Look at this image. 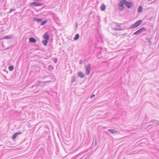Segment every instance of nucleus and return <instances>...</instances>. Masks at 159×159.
Returning <instances> with one entry per match:
<instances>
[{
    "label": "nucleus",
    "mask_w": 159,
    "mask_h": 159,
    "mask_svg": "<svg viewBox=\"0 0 159 159\" xmlns=\"http://www.w3.org/2000/svg\"><path fill=\"white\" fill-rule=\"evenodd\" d=\"M49 37V36L48 35L47 33H46L44 35L43 38L45 40H48Z\"/></svg>",
    "instance_id": "obj_7"
},
{
    "label": "nucleus",
    "mask_w": 159,
    "mask_h": 159,
    "mask_svg": "<svg viewBox=\"0 0 159 159\" xmlns=\"http://www.w3.org/2000/svg\"><path fill=\"white\" fill-rule=\"evenodd\" d=\"M109 131L111 132L112 134L115 133H117V131L113 130V129H109Z\"/></svg>",
    "instance_id": "obj_15"
},
{
    "label": "nucleus",
    "mask_w": 159,
    "mask_h": 159,
    "mask_svg": "<svg viewBox=\"0 0 159 159\" xmlns=\"http://www.w3.org/2000/svg\"><path fill=\"white\" fill-rule=\"evenodd\" d=\"M47 20H45L42 22V23H41V25H44L47 23Z\"/></svg>",
    "instance_id": "obj_17"
},
{
    "label": "nucleus",
    "mask_w": 159,
    "mask_h": 159,
    "mask_svg": "<svg viewBox=\"0 0 159 159\" xmlns=\"http://www.w3.org/2000/svg\"><path fill=\"white\" fill-rule=\"evenodd\" d=\"M21 134V132H17V133H15L14 134V135L12 137V139L13 140H14L16 139V137L17 135H18V134Z\"/></svg>",
    "instance_id": "obj_8"
},
{
    "label": "nucleus",
    "mask_w": 159,
    "mask_h": 159,
    "mask_svg": "<svg viewBox=\"0 0 159 159\" xmlns=\"http://www.w3.org/2000/svg\"><path fill=\"white\" fill-rule=\"evenodd\" d=\"M95 96L94 95H93L92 97H91V98H93V97H94Z\"/></svg>",
    "instance_id": "obj_19"
},
{
    "label": "nucleus",
    "mask_w": 159,
    "mask_h": 159,
    "mask_svg": "<svg viewBox=\"0 0 159 159\" xmlns=\"http://www.w3.org/2000/svg\"><path fill=\"white\" fill-rule=\"evenodd\" d=\"M142 22V21L141 20L137 21L131 26V28H134L138 27L141 23Z\"/></svg>",
    "instance_id": "obj_2"
},
{
    "label": "nucleus",
    "mask_w": 159,
    "mask_h": 159,
    "mask_svg": "<svg viewBox=\"0 0 159 159\" xmlns=\"http://www.w3.org/2000/svg\"><path fill=\"white\" fill-rule=\"evenodd\" d=\"M29 42L30 43H35L36 42V40L33 37L30 38L29 39Z\"/></svg>",
    "instance_id": "obj_9"
},
{
    "label": "nucleus",
    "mask_w": 159,
    "mask_h": 159,
    "mask_svg": "<svg viewBox=\"0 0 159 159\" xmlns=\"http://www.w3.org/2000/svg\"><path fill=\"white\" fill-rule=\"evenodd\" d=\"M42 4L41 3L34 2L30 3V5L32 6L38 7L41 6Z\"/></svg>",
    "instance_id": "obj_4"
},
{
    "label": "nucleus",
    "mask_w": 159,
    "mask_h": 159,
    "mask_svg": "<svg viewBox=\"0 0 159 159\" xmlns=\"http://www.w3.org/2000/svg\"><path fill=\"white\" fill-rule=\"evenodd\" d=\"M48 41V40H45L42 41V43L44 45L46 46L47 44Z\"/></svg>",
    "instance_id": "obj_12"
},
{
    "label": "nucleus",
    "mask_w": 159,
    "mask_h": 159,
    "mask_svg": "<svg viewBox=\"0 0 159 159\" xmlns=\"http://www.w3.org/2000/svg\"><path fill=\"white\" fill-rule=\"evenodd\" d=\"M14 69V67L13 66H10L9 67V70L12 71Z\"/></svg>",
    "instance_id": "obj_16"
},
{
    "label": "nucleus",
    "mask_w": 159,
    "mask_h": 159,
    "mask_svg": "<svg viewBox=\"0 0 159 159\" xmlns=\"http://www.w3.org/2000/svg\"><path fill=\"white\" fill-rule=\"evenodd\" d=\"M91 69V66L90 65H88L86 67V69L87 71V75H89Z\"/></svg>",
    "instance_id": "obj_6"
},
{
    "label": "nucleus",
    "mask_w": 159,
    "mask_h": 159,
    "mask_svg": "<svg viewBox=\"0 0 159 159\" xmlns=\"http://www.w3.org/2000/svg\"><path fill=\"white\" fill-rule=\"evenodd\" d=\"M146 30V29L144 27H143V28L140 29H139L137 31H136L135 32H134V34H138L139 33H140L143 31H145Z\"/></svg>",
    "instance_id": "obj_3"
},
{
    "label": "nucleus",
    "mask_w": 159,
    "mask_h": 159,
    "mask_svg": "<svg viewBox=\"0 0 159 159\" xmlns=\"http://www.w3.org/2000/svg\"><path fill=\"white\" fill-rule=\"evenodd\" d=\"M106 8V6H105L104 5L102 4L101 5V10L102 11H104Z\"/></svg>",
    "instance_id": "obj_13"
},
{
    "label": "nucleus",
    "mask_w": 159,
    "mask_h": 159,
    "mask_svg": "<svg viewBox=\"0 0 159 159\" xmlns=\"http://www.w3.org/2000/svg\"><path fill=\"white\" fill-rule=\"evenodd\" d=\"M126 1V0H122L120 1L119 4V9L120 11H122L124 9V5L125 4Z\"/></svg>",
    "instance_id": "obj_1"
},
{
    "label": "nucleus",
    "mask_w": 159,
    "mask_h": 159,
    "mask_svg": "<svg viewBox=\"0 0 159 159\" xmlns=\"http://www.w3.org/2000/svg\"><path fill=\"white\" fill-rule=\"evenodd\" d=\"M79 35L78 34H76L75 35V37H74V39L75 40H77L79 39Z\"/></svg>",
    "instance_id": "obj_11"
},
{
    "label": "nucleus",
    "mask_w": 159,
    "mask_h": 159,
    "mask_svg": "<svg viewBox=\"0 0 159 159\" xmlns=\"http://www.w3.org/2000/svg\"><path fill=\"white\" fill-rule=\"evenodd\" d=\"M42 20L41 19H39L37 20V21L38 22H40Z\"/></svg>",
    "instance_id": "obj_18"
},
{
    "label": "nucleus",
    "mask_w": 159,
    "mask_h": 159,
    "mask_svg": "<svg viewBox=\"0 0 159 159\" xmlns=\"http://www.w3.org/2000/svg\"><path fill=\"white\" fill-rule=\"evenodd\" d=\"M78 74L79 76H80L81 78H83L84 76V75L82 72H79L78 73Z\"/></svg>",
    "instance_id": "obj_10"
},
{
    "label": "nucleus",
    "mask_w": 159,
    "mask_h": 159,
    "mask_svg": "<svg viewBox=\"0 0 159 159\" xmlns=\"http://www.w3.org/2000/svg\"><path fill=\"white\" fill-rule=\"evenodd\" d=\"M142 11V7L140 6H139L138 9V11L139 12H141Z\"/></svg>",
    "instance_id": "obj_14"
},
{
    "label": "nucleus",
    "mask_w": 159,
    "mask_h": 159,
    "mask_svg": "<svg viewBox=\"0 0 159 159\" xmlns=\"http://www.w3.org/2000/svg\"><path fill=\"white\" fill-rule=\"evenodd\" d=\"M13 11L11 9L10 11V12H11V11Z\"/></svg>",
    "instance_id": "obj_20"
},
{
    "label": "nucleus",
    "mask_w": 159,
    "mask_h": 159,
    "mask_svg": "<svg viewBox=\"0 0 159 159\" xmlns=\"http://www.w3.org/2000/svg\"><path fill=\"white\" fill-rule=\"evenodd\" d=\"M125 5L129 8H131L133 6V4L132 2L127 1V0L126 1Z\"/></svg>",
    "instance_id": "obj_5"
}]
</instances>
